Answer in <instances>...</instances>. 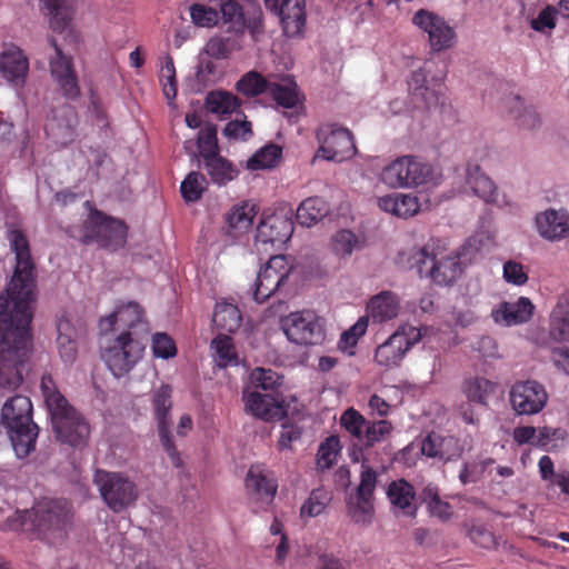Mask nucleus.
<instances>
[{"label": "nucleus", "mask_w": 569, "mask_h": 569, "mask_svg": "<svg viewBox=\"0 0 569 569\" xmlns=\"http://www.w3.org/2000/svg\"><path fill=\"white\" fill-rule=\"evenodd\" d=\"M16 254L10 283L0 295V395L22 383V368L32 350L31 322L36 303L34 266L29 242L20 230L9 233Z\"/></svg>", "instance_id": "1"}, {"label": "nucleus", "mask_w": 569, "mask_h": 569, "mask_svg": "<svg viewBox=\"0 0 569 569\" xmlns=\"http://www.w3.org/2000/svg\"><path fill=\"white\" fill-rule=\"evenodd\" d=\"M40 388L57 439L73 448H83L90 436L86 418L58 390L50 375L42 376Z\"/></svg>", "instance_id": "2"}, {"label": "nucleus", "mask_w": 569, "mask_h": 569, "mask_svg": "<svg viewBox=\"0 0 569 569\" xmlns=\"http://www.w3.org/2000/svg\"><path fill=\"white\" fill-rule=\"evenodd\" d=\"M0 423L7 430L18 458H26L34 450L39 428L32 420L29 397L14 395L7 399L1 409Z\"/></svg>", "instance_id": "3"}, {"label": "nucleus", "mask_w": 569, "mask_h": 569, "mask_svg": "<svg viewBox=\"0 0 569 569\" xmlns=\"http://www.w3.org/2000/svg\"><path fill=\"white\" fill-rule=\"evenodd\" d=\"M409 262L421 276H429L440 286L452 284L462 273L459 256L453 251L447 252L438 239H430L421 248L413 249Z\"/></svg>", "instance_id": "4"}, {"label": "nucleus", "mask_w": 569, "mask_h": 569, "mask_svg": "<svg viewBox=\"0 0 569 569\" xmlns=\"http://www.w3.org/2000/svg\"><path fill=\"white\" fill-rule=\"evenodd\" d=\"M72 505L64 499H43L31 510L30 519L38 536L50 543L64 539L73 523Z\"/></svg>", "instance_id": "5"}, {"label": "nucleus", "mask_w": 569, "mask_h": 569, "mask_svg": "<svg viewBox=\"0 0 569 569\" xmlns=\"http://www.w3.org/2000/svg\"><path fill=\"white\" fill-rule=\"evenodd\" d=\"M439 173L428 162L416 156H402L387 164L380 173V180L393 189H411L435 184Z\"/></svg>", "instance_id": "6"}, {"label": "nucleus", "mask_w": 569, "mask_h": 569, "mask_svg": "<svg viewBox=\"0 0 569 569\" xmlns=\"http://www.w3.org/2000/svg\"><path fill=\"white\" fill-rule=\"evenodd\" d=\"M93 482L104 503L113 512H122L133 506L139 497L136 483L120 472L97 470Z\"/></svg>", "instance_id": "7"}, {"label": "nucleus", "mask_w": 569, "mask_h": 569, "mask_svg": "<svg viewBox=\"0 0 569 569\" xmlns=\"http://www.w3.org/2000/svg\"><path fill=\"white\" fill-rule=\"evenodd\" d=\"M49 44L52 51L48 54L51 77L66 98L74 99L80 94L71 53L77 47H69L68 43L62 42L59 38H49Z\"/></svg>", "instance_id": "8"}, {"label": "nucleus", "mask_w": 569, "mask_h": 569, "mask_svg": "<svg viewBox=\"0 0 569 569\" xmlns=\"http://www.w3.org/2000/svg\"><path fill=\"white\" fill-rule=\"evenodd\" d=\"M127 240V226L123 221L104 216L98 210L91 211L83 222V243L97 242L102 248L116 250Z\"/></svg>", "instance_id": "9"}, {"label": "nucleus", "mask_w": 569, "mask_h": 569, "mask_svg": "<svg viewBox=\"0 0 569 569\" xmlns=\"http://www.w3.org/2000/svg\"><path fill=\"white\" fill-rule=\"evenodd\" d=\"M100 329L104 333L116 331L119 332V335H129L132 338H138L143 341L149 333V327L143 310L140 305L134 301L119 306L114 312L102 319Z\"/></svg>", "instance_id": "10"}, {"label": "nucleus", "mask_w": 569, "mask_h": 569, "mask_svg": "<svg viewBox=\"0 0 569 569\" xmlns=\"http://www.w3.org/2000/svg\"><path fill=\"white\" fill-rule=\"evenodd\" d=\"M286 337L293 343L315 346L325 340V329L320 318L311 310L291 312L281 319Z\"/></svg>", "instance_id": "11"}, {"label": "nucleus", "mask_w": 569, "mask_h": 569, "mask_svg": "<svg viewBox=\"0 0 569 569\" xmlns=\"http://www.w3.org/2000/svg\"><path fill=\"white\" fill-rule=\"evenodd\" d=\"M319 149L316 157L341 162L356 153L352 133L335 123L321 124L317 130Z\"/></svg>", "instance_id": "12"}, {"label": "nucleus", "mask_w": 569, "mask_h": 569, "mask_svg": "<svg viewBox=\"0 0 569 569\" xmlns=\"http://www.w3.org/2000/svg\"><path fill=\"white\" fill-rule=\"evenodd\" d=\"M144 341L129 335H118L113 345L106 348L101 357L113 376L123 377L141 359Z\"/></svg>", "instance_id": "13"}, {"label": "nucleus", "mask_w": 569, "mask_h": 569, "mask_svg": "<svg viewBox=\"0 0 569 569\" xmlns=\"http://www.w3.org/2000/svg\"><path fill=\"white\" fill-rule=\"evenodd\" d=\"M549 396L536 380L518 381L510 388L509 401L517 416L537 415L547 406Z\"/></svg>", "instance_id": "14"}, {"label": "nucleus", "mask_w": 569, "mask_h": 569, "mask_svg": "<svg viewBox=\"0 0 569 569\" xmlns=\"http://www.w3.org/2000/svg\"><path fill=\"white\" fill-rule=\"evenodd\" d=\"M291 271L287 258L282 254L273 256L262 267L257 276L252 289V297L258 303L269 299L280 286L284 283Z\"/></svg>", "instance_id": "15"}, {"label": "nucleus", "mask_w": 569, "mask_h": 569, "mask_svg": "<svg viewBox=\"0 0 569 569\" xmlns=\"http://www.w3.org/2000/svg\"><path fill=\"white\" fill-rule=\"evenodd\" d=\"M421 338L420 330L412 326H402L387 341L376 349L377 363L395 367L400 363L406 352Z\"/></svg>", "instance_id": "16"}, {"label": "nucleus", "mask_w": 569, "mask_h": 569, "mask_svg": "<svg viewBox=\"0 0 569 569\" xmlns=\"http://www.w3.org/2000/svg\"><path fill=\"white\" fill-rule=\"evenodd\" d=\"M412 23L428 34L432 51L439 52L453 47L456 31L442 17L420 9L413 14Z\"/></svg>", "instance_id": "17"}, {"label": "nucleus", "mask_w": 569, "mask_h": 569, "mask_svg": "<svg viewBox=\"0 0 569 569\" xmlns=\"http://www.w3.org/2000/svg\"><path fill=\"white\" fill-rule=\"evenodd\" d=\"M172 389L169 385H161L154 389L152 395V406L158 421V432L161 445L168 453L174 467H180L181 461L177 448L169 435L170 410L172 408Z\"/></svg>", "instance_id": "18"}, {"label": "nucleus", "mask_w": 569, "mask_h": 569, "mask_svg": "<svg viewBox=\"0 0 569 569\" xmlns=\"http://www.w3.org/2000/svg\"><path fill=\"white\" fill-rule=\"evenodd\" d=\"M244 410L264 421L280 420L286 416L283 400L272 393L243 390Z\"/></svg>", "instance_id": "19"}, {"label": "nucleus", "mask_w": 569, "mask_h": 569, "mask_svg": "<svg viewBox=\"0 0 569 569\" xmlns=\"http://www.w3.org/2000/svg\"><path fill=\"white\" fill-rule=\"evenodd\" d=\"M293 223L284 213H273L258 224L257 241L271 244H283L292 236Z\"/></svg>", "instance_id": "20"}, {"label": "nucleus", "mask_w": 569, "mask_h": 569, "mask_svg": "<svg viewBox=\"0 0 569 569\" xmlns=\"http://www.w3.org/2000/svg\"><path fill=\"white\" fill-rule=\"evenodd\" d=\"M246 488L251 499L268 506L276 496L278 483L268 470L252 466L247 473Z\"/></svg>", "instance_id": "21"}, {"label": "nucleus", "mask_w": 569, "mask_h": 569, "mask_svg": "<svg viewBox=\"0 0 569 569\" xmlns=\"http://www.w3.org/2000/svg\"><path fill=\"white\" fill-rule=\"evenodd\" d=\"M68 2L69 0L57 1V6H54L46 1L52 16L50 27L58 33L53 38H59L62 42L68 43L69 47H77L80 36L71 26L72 11Z\"/></svg>", "instance_id": "22"}, {"label": "nucleus", "mask_w": 569, "mask_h": 569, "mask_svg": "<svg viewBox=\"0 0 569 569\" xmlns=\"http://www.w3.org/2000/svg\"><path fill=\"white\" fill-rule=\"evenodd\" d=\"M536 227L543 239L558 241L569 236V216L566 210L547 209L536 216Z\"/></svg>", "instance_id": "23"}, {"label": "nucleus", "mask_w": 569, "mask_h": 569, "mask_svg": "<svg viewBox=\"0 0 569 569\" xmlns=\"http://www.w3.org/2000/svg\"><path fill=\"white\" fill-rule=\"evenodd\" d=\"M269 9L280 17L286 36L301 33L306 23L305 0H277V7Z\"/></svg>", "instance_id": "24"}, {"label": "nucleus", "mask_w": 569, "mask_h": 569, "mask_svg": "<svg viewBox=\"0 0 569 569\" xmlns=\"http://www.w3.org/2000/svg\"><path fill=\"white\" fill-rule=\"evenodd\" d=\"M28 70V58L20 48L12 46L0 54V72L14 87L24 84Z\"/></svg>", "instance_id": "25"}, {"label": "nucleus", "mask_w": 569, "mask_h": 569, "mask_svg": "<svg viewBox=\"0 0 569 569\" xmlns=\"http://www.w3.org/2000/svg\"><path fill=\"white\" fill-rule=\"evenodd\" d=\"M377 203L382 211L401 219L411 218L420 210L418 197L409 193L393 192L378 198Z\"/></svg>", "instance_id": "26"}, {"label": "nucleus", "mask_w": 569, "mask_h": 569, "mask_svg": "<svg viewBox=\"0 0 569 569\" xmlns=\"http://www.w3.org/2000/svg\"><path fill=\"white\" fill-rule=\"evenodd\" d=\"M532 311L533 305L530 299L521 297L516 302H502L492 315L496 322L512 326L528 321Z\"/></svg>", "instance_id": "27"}, {"label": "nucleus", "mask_w": 569, "mask_h": 569, "mask_svg": "<svg viewBox=\"0 0 569 569\" xmlns=\"http://www.w3.org/2000/svg\"><path fill=\"white\" fill-rule=\"evenodd\" d=\"M466 183L475 196L486 202H495L497 200V187L495 182L482 172L478 164H468Z\"/></svg>", "instance_id": "28"}, {"label": "nucleus", "mask_w": 569, "mask_h": 569, "mask_svg": "<svg viewBox=\"0 0 569 569\" xmlns=\"http://www.w3.org/2000/svg\"><path fill=\"white\" fill-rule=\"evenodd\" d=\"M408 87L418 107L431 109L438 106L440 97L435 89L427 86V73L422 69L411 73Z\"/></svg>", "instance_id": "29"}, {"label": "nucleus", "mask_w": 569, "mask_h": 569, "mask_svg": "<svg viewBox=\"0 0 569 569\" xmlns=\"http://www.w3.org/2000/svg\"><path fill=\"white\" fill-rule=\"evenodd\" d=\"M550 337L556 341H569V289L559 296L551 312Z\"/></svg>", "instance_id": "30"}, {"label": "nucleus", "mask_w": 569, "mask_h": 569, "mask_svg": "<svg viewBox=\"0 0 569 569\" xmlns=\"http://www.w3.org/2000/svg\"><path fill=\"white\" fill-rule=\"evenodd\" d=\"M367 310L373 322L381 323L397 317L399 303L393 293L381 292L370 300Z\"/></svg>", "instance_id": "31"}, {"label": "nucleus", "mask_w": 569, "mask_h": 569, "mask_svg": "<svg viewBox=\"0 0 569 569\" xmlns=\"http://www.w3.org/2000/svg\"><path fill=\"white\" fill-rule=\"evenodd\" d=\"M203 167L211 178L212 182L218 186H226L228 182L237 178L239 171L236 166L220 153L212 156L202 161Z\"/></svg>", "instance_id": "32"}, {"label": "nucleus", "mask_w": 569, "mask_h": 569, "mask_svg": "<svg viewBox=\"0 0 569 569\" xmlns=\"http://www.w3.org/2000/svg\"><path fill=\"white\" fill-rule=\"evenodd\" d=\"M387 496L390 502L403 510L406 515L416 516L417 508L412 505L416 493L413 487L405 479L392 481L388 487Z\"/></svg>", "instance_id": "33"}, {"label": "nucleus", "mask_w": 569, "mask_h": 569, "mask_svg": "<svg viewBox=\"0 0 569 569\" xmlns=\"http://www.w3.org/2000/svg\"><path fill=\"white\" fill-rule=\"evenodd\" d=\"M329 212L327 202L320 197L303 200L297 209V221L305 227H311Z\"/></svg>", "instance_id": "34"}, {"label": "nucleus", "mask_w": 569, "mask_h": 569, "mask_svg": "<svg viewBox=\"0 0 569 569\" xmlns=\"http://www.w3.org/2000/svg\"><path fill=\"white\" fill-rule=\"evenodd\" d=\"M241 319V313L237 306L228 302L216 305L212 321L218 329L232 333L240 328Z\"/></svg>", "instance_id": "35"}, {"label": "nucleus", "mask_w": 569, "mask_h": 569, "mask_svg": "<svg viewBox=\"0 0 569 569\" xmlns=\"http://www.w3.org/2000/svg\"><path fill=\"white\" fill-rule=\"evenodd\" d=\"M419 498L427 505L431 516L437 517L441 521H447L451 518L453 513L452 507L449 502L440 499L437 486L432 483L427 485L420 492Z\"/></svg>", "instance_id": "36"}, {"label": "nucleus", "mask_w": 569, "mask_h": 569, "mask_svg": "<svg viewBox=\"0 0 569 569\" xmlns=\"http://www.w3.org/2000/svg\"><path fill=\"white\" fill-rule=\"evenodd\" d=\"M57 345L64 362H73L77 356L76 330L68 319H60L57 325Z\"/></svg>", "instance_id": "37"}, {"label": "nucleus", "mask_w": 569, "mask_h": 569, "mask_svg": "<svg viewBox=\"0 0 569 569\" xmlns=\"http://www.w3.org/2000/svg\"><path fill=\"white\" fill-rule=\"evenodd\" d=\"M508 107L518 127L531 130L540 124V118L536 110L531 106H527L520 97H510Z\"/></svg>", "instance_id": "38"}, {"label": "nucleus", "mask_w": 569, "mask_h": 569, "mask_svg": "<svg viewBox=\"0 0 569 569\" xmlns=\"http://www.w3.org/2000/svg\"><path fill=\"white\" fill-rule=\"evenodd\" d=\"M272 98L283 108H295L300 102L297 83L286 79L282 82H270L268 90Z\"/></svg>", "instance_id": "39"}, {"label": "nucleus", "mask_w": 569, "mask_h": 569, "mask_svg": "<svg viewBox=\"0 0 569 569\" xmlns=\"http://www.w3.org/2000/svg\"><path fill=\"white\" fill-rule=\"evenodd\" d=\"M496 383L483 377L469 378L463 383V392L471 402L487 406L488 398L495 392Z\"/></svg>", "instance_id": "40"}, {"label": "nucleus", "mask_w": 569, "mask_h": 569, "mask_svg": "<svg viewBox=\"0 0 569 569\" xmlns=\"http://www.w3.org/2000/svg\"><path fill=\"white\" fill-rule=\"evenodd\" d=\"M371 497L360 496L358 493L350 495L347 499L348 516L356 523L369 525L373 516V503Z\"/></svg>", "instance_id": "41"}, {"label": "nucleus", "mask_w": 569, "mask_h": 569, "mask_svg": "<svg viewBox=\"0 0 569 569\" xmlns=\"http://www.w3.org/2000/svg\"><path fill=\"white\" fill-rule=\"evenodd\" d=\"M282 149L273 143L258 150L247 162L250 170L271 169L281 160Z\"/></svg>", "instance_id": "42"}, {"label": "nucleus", "mask_w": 569, "mask_h": 569, "mask_svg": "<svg viewBox=\"0 0 569 569\" xmlns=\"http://www.w3.org/2000/svg\"><path fill=\"white\" fill-rule=\"evenodd\" d=\"M198 153L191 152V156L199 161V157L203 160L219 153L217 128L213 124H207L198 133Z\"/></svg>", "instance_id": "43"}, {"label": "nucleus", "mask_w": 569, "mask_h": 569, "mask_svg": "<svg viewBox=\"0 0 569 569\" xmlns=\"http://www.w3.org/2000/svg\"><path fill=\"white\" fill-rule=\"evenodd\" d=\"M207 106L212 113L230 114L240 108L241 101L230 92L216 91L208 94Z\"/></svg>", "instance_id": "44"}, {"label": "nucleus", "mask_w": 569, "mask_h": 569, "mask_svg": "<svg viewBox=\"0 0 569 569\" xmlns=\"http://www.w3.org/2000/svg\"><path fill=\"white\" fill-rule=\"evenodd\" d=\"M253 218V206L244 203L232 207L226 217V222L230 230L242 233L251 227Z\"/></svg>", "instance_id": "45"}, {"label": "nucleus", "mask_w": 569, "mask_h": 569, "mask_svg": "<svg viewBox=\"0 0 569 569\" xmlns=\"http://www.w3.org/2000/svg\"><path fill=\"white\" fill-rule=\"evenodd\" d=\"M567 438L568 432L562 428L542 427L538 428V435L532 445L547 450H559L563 447Z\"/></svg>", "instance_id": "46"}, {"label": "nucleus", "mask_w": 569, "mask_h": 569, "mask_svg": "<svg viewBox=\"0 0 569 569\" xmlns=\"http://www.w3.org/2000/svg\"><path fill=\"white\" fill-rule=\"evenodd\" d=\"M211 348L214 350L219 367L238 363L237 352L232 343V339L229 336H217L211 342Z\"/></svg>", "instance_id": "47"}, {"label": "nucleus", "mask_w": 569, "mask_h": 569, "mask_svg": "<svg viewBox=\"0 0 569 569\" xmlns=\"http://www.w3.org/2000/svg\"><path fill=\"white\" fill-rule=\"evenodd\" d=\"M207 183V179L202 173L198 171H191L180 186V191L183 199L188 202L198 201L202 197V193L206 191Z\"/></svg>", "instance_id": "48"}, {"label": "nucleus", "mask_w": 569, "mask_h": 569, "mask_svg": "<svg viewBox=\"0 0 569 569\" xmlns=\"http://www.w3.org/2000/svg\"><path fill=\"white\" fill-rule=\"evenodd\" d=\"M269 81H267L260 73L249 71L240 78L237 82V91L246 97H256L262 92H267Z\"/></svg>", "instance_id": "49"}, {"label": "nucleus", "mask_w": 569, "mask_h": 569, "mask_svg": "<svg viewBox=\"0 0 569 569\" xmlns=\"http://www.w3.org/2000/svg\"><path fill=\"white\" fill-rule=\"evenodd\" d=\"M392 426L387 420L367 421L362 440L360 442L365 447H372L378 442L385 441L391 433Z\"/></svg>", "instance_id": "50"}, {"label": "nucleus", "mask_w": 569, "mask_h": 569, "mask_svg": "<svg viewBox=\"0 0 569 569\" xmlns=\"http://www.w3.org/2000/svg\"><path fill=\"white\" fill-rule=\"evenodd\" d=\"M453 441L452 438L445 439L440 435L430 433L423 439L421 443V452L430 458H439L441 460H449L450 455L447 446Z\"/></svg>", "instance_id": "51"}, {"label": "nucleus", "mask_w": 569, "mask_h": 569, "mask_svg": "<svg viewBox=\"0 0 569 569\" xmlns=\"http://www.w3.org/2000/svg\"><path fill=\"white\" fill-rule=\"evenodd\" d=\"M359 240L357 236L350 230H339L331 239V248L336 256L346 258L358 248Z\"/></svg>", "instance_id": "52"}, {"label": "nucleus", "mask_w": 569, "mask_h": 569, "mask_svg": "<svg viewBox=\"0 0 569 569\" xmlns=\"http://www.w3.org/2000/svg\"><path fill=\"white\" fill-rule=\"evenodd\" d=\"M46 132L57 144L61 146L71 142L74 136L72 126L56 116L46 123Z\"/></svg>", "instance_id": "53"}, {"label": "nucleus", "mask_w": 569, "mask_h": 569, "mask_svg": "<svg viewBox=\"0 0 569 569\" xmlns=\"http://www.w3.org/2000/svg\"><path fill=\"white\" fill-rule=\"evenodd\" d=\"M329 493L323 489H315L300 509L302 517H316L322 513L330 501Z\"/></svg>", "instance_id": "54"}, {"label": "nucleus", "mask_w": 569, "mask_h": 569, "mask_svg": "<svg viewBox=\"0 0 569 569\" xmlns=\"http://www.w3.org/2000/svg\"><path fill=\"white\" fill-rule=\"evenodd\" d=\"M221 16L226 23H230L234 30H241L246 26L244 12L237 0H228L221 4Z\"/></svg>", "instance_id": "55"}, {"label": "nucleus", "mask_w": 569, "mask_h": 569, "mask_svg": "<svg viewBox=\"0 0 569 569\" xmlns=\"http://www.w3.org/2000/svg\"><path fill=\"white\" fill-rule=\"evenodd\" d=\"M189 10L191 20L197 27L211 28L219 21V12L204 4L194 3Z\"/></svg>", "instance_id": "56"}, {"label": "nucleus", "mask_w": 569, "mask_h": 569, "mask_svg": "<svg viewBox=\"0 0 569 569\" xmlns=\"http://www.w3.org/2000/svg\"><path fill=\"white\" fill-rule=\"evenodd\" d=\"M367 421L368 420L353 408L347 409L340 418L341 426L359 441L362 440Z\"/></svg>", "instance_id": "57"}, {"label": "nucleus", "mask_w": 569, "mask_h": 569, "mask_svg": "<svg viewBox=\"0 0 569 569\" xmlns=\"http://www.w3.org/2000/svg\"><path fill=\"white\" fill-rule=\"evenodd\" d=\"M281 377L271 369L256 368L250 375V381L254 388L264 391L273 390L281 383Z\"/></svg>", "instance_id": "58"}, {"label": "nucleus", "mask_w": 569, "mask_h": 569, "mask_svg": "<svg viewBox=\"0 0 569 569\" xmlns=\"http://www.w3.org/2000/svg\"><path fill=\"white\" fill-rule=\"evenodd\" d=\"M160 81L162 82L163 93L167 99H174L177 96L176 69L170 56L166 57L164 64L160 70Z\"/></svg>", "instance_id": "59"}, {"label": "nucleus", "mask_w": 569, "mask_h": 569, "mask_svg": "<svg viewBox=\"0 0 569 569\" xmlns=\"http://www.w3.org/2000/svg\"><path fill=\"white\" fill-rule=\"evenodd\" d=\"M339 439L337 437L327 438L318 450V466L321 469H329L338 455Z\"/></svg>", "instance_id": "60"}, {"label": "nucleus", "mask_w": 569, "mask_h": 569, "mask_svg": "<svg viewBox=\"0 0 569 569\" xmlns=\"http://www.w3.org/2000/svg\"><path fill=\"white\" fill-rule=\"evenodd\" d=\"M377 486V472L366 461L361 463L360 483L356 488V492L360 496L373 498V492Z\"/></svg>", "instance_id": "61"}, {"label": "nucleus", "mask_w": 569, "mask_h": 569, "mask_svg": "<svg viewBox=\"0 0 569 569\" xmlns=\"http://www.w3.org/2000/svg\"><path fill=\"white\" fill-rule=\"evenodd\" d=\"M368 328V317H360L358 321L346 330L340 338L339 346L342 349L352 348L358 339L363 336Z\"/></svg>", "instance_id": "62"}, {"label": "nucleus", "mask_w": 569, "mask_h": 569, "mask_svg": "<svg viewBox=\"0 0 569 569\" xmlns=\"http://www.w3.org/2000/svg\"><path fill=\"white\" fill-rule=\"evenodd\" d=\"M152 350L156 357L168 359L176 355L173 340L167 333H156L152 337Z\"/></svg>", "instance_id": "63"}, {"label": "nucleus", "mask_w": 569, "mask_h": 569, "mask_svg": "<svg viewBox=\"0 0 569 569\" xmlns=\"http://www.w3.org/2000/svg\"><path fill=\"white\" fill-rule=\"evenodd\" d=\"M203 53L213 59H227L231 53L230 41L219 37L211 38L207 42Z\"/></svg>", "instance_id": "64"}]
</instances>
